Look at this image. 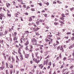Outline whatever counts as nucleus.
Returning <instances> with one entry per match:
<instances>
[{"mask_svg": "<svg viewBox=\"0 0 74 74\" xmlns=\"http://www.w3.org/2000/svg\"><path fill=\"white\" fill-rule=\"evenodd\" d=\"M32 45H37V40L35 38H32Z\"/></svg>", "mask_w": 74, "mask_h": 74, "instance_id": "obj_1", "label": "nucleus"}, {"mask_svg": "<svg viewBox=\"0 0 74 74\" xmlns=\"http://www.w3.org/2000/svg\"><path fill=\"white\" fill-rule=\"evenodd\" d=\"M39 67H40V69H42V68H43V67H44V66L42 65V64H41L39 65Z\"/></svg>", "mask_w": 74, "mask_h": 74, "instance_id": "obj_2", "label": "nucleus"}, {"mask_svg": "<svg viewBox=\"0 0 74 74\" xmlns=\"http://www.w3.org/2000/svg\"><path fill=\"white\" fill-rule=\"evenodd\" d=\"M32 17H34V18L35 16H32L29 17V21H30V22H31V21H32V20H33L32 18Z\"/></svg>", "mask_w": 74, "mask_h": 74, "instance_id": "obj_3", "label": "nucleus"}, {"mask_svg": "<svg viewBox=\"0 0 74 74\" xmlns=\"http://www.w3.org/2000/svg\"><path fill=\"white\" fill-rule=\"evenodd\" d=\"M32 48H33V46H30V49L29 51V52H32V51H33Z\"/></svg>", "mask_w": 74, "mask_h": 74, "instance_id": "obj_4", "label": "nucleus"}, {"mask_svg": "<svg viewBox=\"0 0 74 74\" xmlns=\"http://www.w3.org/2000/svg\"><path fill=\"white\" fill-rule=\"evenodd\" d=\"M4 36V34H3V32H0V36Z\"/></svg>", "mask_w": 74, "mask_h": 74, "instance_id": "obj_5", "label": "nucleus"}, {"mask_svg": "<svg viewBox=\"0 0 74 74\" xmlns=\"http://www.w3.org/2000/svg\"><path fill=\"white\" fill-rule=\"evenodd\" d=\"M6 6L8 8V7H10V5H11V4H10L9 3H6Z\"/></svg>", "mask_w": 74, "mask_h": 74, "instance_id": "obj_6", "label": "nucleus"}, {"mask_svg": "<svg viewBox=\"0 0 74 74\" xmlns=\"http://www.w3.org/2000/svg\"><path fill=\"white\" fill-rule=\"evenodd\" d=\"M29 44V41L28 40H27V41L26 43H25V45H26V46L27 45H28Z\"/></svg>", "mask_w": 74, "mask_h": 74, "instance_id": "obj_7", "label": "nucleus"}, {"mask_svg": "<svg viewBox=\"0 0 74 74\" xmlns=\"http://www.w3.org/2000/svg\"><path fill=\"white\" fill-rule=\"evenodd\" d=\"M11 59L12 60V62L13 63H14V58H13V57H11Z\"/></svg>", "mask_w": 74, "mask_h": 74, "instance_id": "obj_8", "label": "nucleus"}, {"mask_svg": "<svg viewBox=\"0 0 74 74\" xmlns=\"http://www.w3.org/2000/svg\"><path fill=\"white\" fill-rule=\"evenodd\" d=\"M66 70H68V68H66V69H64L62 70V73H64V71H66Z\"/></svg>", "mask_w": 74, "mask_h": 74, "instance_id": "obj_9", "label": "nucleus"}, {"mask_svg": "<svg viewBox=\"0 0 74 74\" xmlns=\"http://www.w3.org/2000/svg\"><path fill=\"white\" fill-rule=\"evenodd\" d=\"M29 54H26V55H25V58H28V57H29Z\"/></svg>", "mask_w": 74, "mask_h": 74, "instance_id": "obj_10", "label": "nucleus"}, {"mask_svg": "<svg viewBox=\"0 0 74 74\" xmlns=\"http://www.w3.org/2000/svg\"><path fill=\"white\" fill-rule=\"evenodd\" d=\"M9 67H10V68H11V69H13V68H14V66H13V65H12V64H10L9 65Z\"/></svg>", "mask_w": 74, "mask_h": 74, "instance_id": "obj_11", "label": "nucleus"}, {"mask_svg": "<svg viewBox=\"0 0 74 74\" xmlns=\"http://www.w3.org/2000/svg\"><path fill=\"white\" fill-rule=\"evenodd\" d=\"M70 74H74V70H73L72 71H71V73Z\"/></svg>", "mask_w": 74, "mask_h": 74, "instance_id": "obj_12", "label": "nucleus"}, {"mask_svg": "<svg viewBox=\"0 0 74 74\" xmlns=\"http://www.w3.org/2000/svg\"><path fill=\"white\" fill-rule=\"evenodd\" d=\"M6 66L7 68H9V67H8V64L7 62H6Z\"/></svg>", "mask_w": 74, "mask_h": 74, "instance_id": "obj_13", "label": "nucleus"}, {"mask_svg": "<svg viewBox=\"0 0 74 74\" xmlns=\"http://www.w3.org/2000/svg\"><path fill=\"white\" fill-rule=\"evenodd\" d=\"M28 47V46H27L26 47V48L25 49V50H26V51H28V50H29V49H28V48H27Z\"/></svg>", "mask_w": 74, "mask_h": 74, "instance_id": "obj_14", "label": "nucleus"}, {"mask_svg": "<svg viewBox=\"0 0 74 74\" xmlns=\"http://www.w3.org/2000/svg\"><path fill=\"white\" fill-rule=\"evenodd\" d=\"M16 59L17 60H18V62H19V60L18 59V56H16Z\"/></svg>", "mask_w": 74, "mask_h": 74, "instance_id": "obj_15", "label": "nucleus"}, {"mask_svg": "<svg viewBox=\"0 0 74 74\" xmlns=\"http://www.w3.org/2000/svg\"><path fill=\"white\" fill-rule=\"evenodd\" d=\"M10 38V43H11V42H12V38H11V37H10L9 38Z\"/></svg>", "mask_w": 74, "mask_h": 74, "instance_id": "obj_16", "label": "nucleus"}, {"mask_svg": "<svg viewBox=\"0 0 74 74\" xmlns=\"http://www.w3.org/2000/svg\"><path fill=\"white\" fill-rule=\"evenodd\" d=\"M14 41L15 40H17V38H16V36L14 37L13 39Z\"/></svg>", "mask_w": 74, "mask_h": 74, "instance_id": "obj_17", "label": "nucleus"}, {"mask_svg": "<svg viewBox=\"0 0 74 74\" xmlns=\"http://www.w3.org/2000/svg\"><path fill=\"white\" fill-rule=\"evenodd\" d=\"M48 59H47L46 61V65H47L48 64V61H49Z\"/></svg>", "mask_w": 74, "mask_h": 74, "instance_id": "obj_18", "label": "nucleus"}, {"mask_svg": "<svg viewBox=\"0 0 74 74\" xmlns=\"http://www.w3.org/2000/svg\"><path fill=\"white\" fill-rule=\"evenodd\" d=\"M8 60L9 61H11V57H9L8 59Z\"/></svg>", "mask_w": 74, "mask_h": 74, "instance_id": "obj_19", "label": "nucleus"}, {"mask_svg": "<svg viewBox=\"0 0 74 74\" xmlns=\"http://www.w3.org/2000/svg\"><path fill=\"white\" fill-rule=\"evenodd\" d=\"M35 29H36L35 31H37V30H39V29H40V28L37 27L35 28Z\"/></svg>", "mask_w": 74, "mask_h": 74, "instance_id": "obj_20", "label": "nucleus"}, {"mask_svg": "<svg viewBox=\"0 0 74 74\" xmlns=\"http://www.w3.org/2000/svg\"><path fill=\"white\" fill-rule=\"evenodd\" d=\"M57 2L58 3H59V4H62V2L60 1H57Z\"/></svg>", "mask_w": 74, "mask_h": 74, "instance_id": "obj_21", "label": "nucleus"}, {"mask_svg": "<svg viewBox=\"0 0 74 74\" xmlns=\"http://www.w3.org/2000/svg\"><path fill=\"white\" fill-rule=\"evenodd\" d=\"M2 65L5 66V62L3 61H2Z\"/></svg>", "mask_w": 74, "mask_h": 74, "instance_id": "obj_22", "label": "nucleus"}, {"mask_svg": "<svg viewBox=\"0 0 74 74\" xmlns=\"http://www.w3.org/2000/svg\"><path fill=\"white\" fill-rule=\"evenodd\" d=\"M58 23H57V22H54V25L56 26V25H58Z\"/></svg>", "mask_w": 74, "mask_h": 74, "instance_id": "obj_23", "label": "nucleus"}, {"mask_svg": "<svg viewBox=\"0 0 74 74\" xmlns=\"http://www.w3.org/2000/svg\"><path fill=\"white\" fill-rule=\"evenodd\" d=\"M18 52L19 53V52H21V49L19 48H18Z\"/></svg>", "mask_w": 74, "mask_h": 74, "instance_id": "obj_24", "label": "nucleus"}, {"mask_svg": "<svg viewBox=\"0 0 74 74\" xmlns=\"http://www.w3.org/2000/svg\"><path fill=\"white\" fill-rule=\"evenodd\" d=\"M52 71V69H50V71L49 72V74H51V73Z\"/></svg>", "mask_w": 74, "mask_h": 74, "instance_id": "obj_25", "label": "nucleus"}, {"mask_svg": "<svg viewBox=\"0 0 74 74\" xmlns=\"http://www.w3.org/2000/svg\"><path fill=\"white\" fill-rule=\"evenodd\" d=\"M6 40H8V41H9V42H10V40H9V38H6Z\"/></svg>", "mask_w": 74, "mask_h": 74, "instance_id": "obj_26", "label": "nucleus"}, {"mask_svg": "<svg viewBox=\"0 0 74 74\" xmlns=\"http://www.w3.org/2000/svg\"><path fill=\"white\" fill-rule=\"evenodd\" d=\"M12 3L13 5H15L16 4V3L14 1L12 2Z\"/></svg>", "mask_w": 74, "mask_h": 74, "instance_id": "obj_27", "label": "nucleus"}, {"mask_svg": "<svg viewBox=\"0 0 74 74\" xmlns=\"http://www.w3.org/2000/svg\"><path fill=\"white\" fill-rule=\"evenodd\" d=\"M4 69V68H3L2 67V66H1V67H0V69L1 70H3V69Z\"/></svg>", "mask_w": 74, "mask_h": 74, "instance_id": "obj_28", "label": "nucleus"}, {"mask_svg": "<svg viewBox=\"0 0 74 74\" xmlns=\"http://www.w3.org/2000/svg\"><path fill=\"white\" fill-rule=\"evenodd\" d=\"M6 74H9V72L8 71V70H6Z\"/></svg>", "mask_w": 74, "mask_h": 74, "instance_id": "obj_29", "label": "nucleus"}, {"mask_svg": "<svg viewBox=\"0 0 74 74\" xmlns=\"http://www.w3.org/2000/svg\"><path fill=\"white\" fill-rule=\"evenodd\" d=\"M13 71L12 70H11V71H10V74H12V73Z\"/></svg>", "mask_w": 74, "mask_h": 74, "instance_id": "obj_30", "label": "nucleus"}, {"mask_svg": "<svg viewBox=\"0 0 74 74\" xmlns=\"http://www.w3.org/2000/svg\"><path fill=\"white\" fill-rule=\"evenodd\" d=\"M3 40H0V42H1V43H3Z\"/></svg>", "mask_w": 74, "mask_h": 74, "instance_id": "obj_31", "label": "nucleus"}, {"mask_svg": "<svg viewBox=\"0 0 74 74\" xmlns=\"http://www.w3.org/2000/svg\"><path fill=\"white\" fill-rule=\"evenodd\" d=\"M61 19H62V20H63V21H64V18L63 17H61L60 18Z\"/></svg>", "mask_w": 74, "mask_h": 74, "instance_id": "obj_32", "label": "nucleus"}, {"mask_svg": "<svg viewBox=\"0 0 74 74\" xmlns=\"http://www.w3.org/2000/svg\"><path fill=\"white\" fill-rule=\"evenodd\" d=\"M7 34V31H6L5 32V34H4V36H5V35Z\"/></svg>", "mask_w": 74, "mask_h": 74, "instance_id": "obj_33", "label": "nucleus"}, {"mask_svg": "<svg viewBox=\"0 0 74 74\" xmlns=\"http://www.w3.org/2000/svg\"><path fill=\"white\" fill-rule=\"evenodd\" d=\"M48 65H49L50 66H51V62H50L49 64H48Z\"/></svg>", "mask_w": 74, "mask_h": 74, "instance_id": "obj_34", "label": "nucleus"}, {"mask_svg": "<svg viewBox=\"0 0 74 74\" xmlns=\"http://www.w3.org/2000/svg\"><path fill=\"white\" fill-rule=\"evenodd\" d=\"M60 33L58 32V34H56V35H58V36H60Z\"/></svg>", "mask_w": 74, "mask_h": 74, "instance_id": "obj_35", "label": "nucleus"}, {"mask_svg": "<svg viewBox=\"0 0 74 74\" xmlns=\"http://www.w3.org/2000/svg\"><path fill=\"white\" fill-rule=\"evenodd\" d=\"M40 60H41L42 58V55H40Z\"/></svg>", "mask_w": 74, "mask_h": 74, "instance_id": "obj_36", "label": "nucleus"}, {"mask_svg": "<svg viewBox=\"0 0 74 74\" xmlns=\"http://www.w3.org/2000/svg\"><path fill=\"white\" fill-rule=\"evenodd\" d=\"M7 15H8V16H11V14H7Z\"/></svg>", "mask_w": 74, "mask_h": 74, "instance_id": "obj_37", "label": "nucleus"}, {"mask_svg": "<svg viewBox=\"0 0 74 74\" xmlns=\"http://www.w3.org/2000/svg\"><path fill=\"white\" fill-rule=\"evenodd\" d=\"M2 67L3 68L5 69V65H2Z\"/></svg>", "mask_w": 74, "mask_h": 74, "instance_id": "obj_38", "label": "nucleus"}, {"mask_svg": "<svg viewBox=\"0 0 74 74\" xmlns=\"http://www.w3.org/2000/svg\"><path fill=\"white\" fill-rule=\"evenodd\" d=\"M62 15L63 17H66V16H64V14H62Z\"/></svg>", "mask_w": 74, "mask_h": 74, "instance_id": "obj_39", "label": "nucleus"}, {"mask_svg": "<svg viewBox=\"0 0 74 74\" xmlns=\"http://www.w3.org/2000/svg\"><path fill=\"white\" fill-rule=\"evenodd\" d=\"M38 54V52H37L36 53V57H37V55Z\"/></svg>", "mask_w": 74, "mask_h": 74, "instance_id": "obj_40", "label": "nucleus"}, {"mask_svg": "<svg viewBox=\"0 0 74 74\" xmlns=\"http://www.w3.org/2000/svg\"><path fill=\"white\" fill-rule=\"evenodd\" d=\"M72 46H70L69 47V49H71V48H72Z\"/></svg>", "mask_w": 74, "mask_h": 74, "instance_id": "obj_41", "label": "nucleus"}, {"mask_svg": "<svg viewBox=\"0 0 74 74\" xmlns=\"http://www.w3.org/2000/svg\"><path fill=\"white\" fill-rule=\"evenodd\" d=\"M31 10H32V11H35V10L34 9H33V8L31 9Z\"/></svg>", "mask_w": 74, "mask_h": 74, "instance_id": "obj_42", "label": "nucleus"}, {"mask_svg": "<svg viewBox=\"0 0 74 74\" xmlns=\"http://www.w3.org/2000/svg\"><path fill=\"white\" fill-rule=\"evenodd\" d=\"M17 34V33L16 32H14V35L15 36H16V35Z\"/></svg>", "mask_w": 74, "mask_h": 74, "instance_id": "obj_43", "label": "nucleus"}, {"mask_svg": "<svg viewBox=\"0 0 74 74\" xmlns=\"http://www.w3.org/2000/svg\"><path fill=\"white\" fill-rule=\"evenodd\" d=\"M18 14H15V15H16L15 16H16V17H18Z\"/></svg>", "mask_w": 74, "mask_h": 74, "instance_id": "obj_44", "label": "nucleus"}, {"mask_svg": "<svg viewBox=\"0 0 74 74\" xmlns=\"http://www.w3.org/2000/svg\"><path fill=\"white\" fill-rule=\"evenodd\" d=\"M66 57H64V58L63 59V60H64V61H65V60H66Z\"/></svg>", "mask_w": 74, "mask_h": 74, "instance_id": "obj_45", "label": "nucleus"}, {"mask_svg": "<svg viewBox=\"0 0 74 74\" xmlns=\"http://www.w3.org/2000/svg\"><path fill=\"white\" fill-rule=\"evenodd\" d=\"M33 31H34V32H36V28L35 29L34 28H33Z\"/></svg>", "mask_w": 74, "mask_h": 74, "instance_id": "obj_46", "label": "nucleus"}, {"mask_svg": "<svg viewBox=\"0 0 74 74\" xmlns=\"http://www.w3.org/2000/svg\"><path fill=\"white\" fill-rule=\"evenodd\" d=\"M23 45H21V47H20V48H23Z\"/></svg>", "mask_w": 74, "mask_h": 74, "instance_id": "obj_47", "label": "nucleus"}, {"mask_svg": "<svg viewBox=\"0 0 74 74\" xmlns=\"http://www.w3.org/2000/svg\"><path fill=\"white\" fill-rule=\"evenodd\" d=\"M56 42L57 43V44L58 45V44H59V42L58 40H56Z\"/></svg>", "mask_w": 74, "mask_h": 74, "instance_id": "obj_48", "label": "nucleus"}, {"mask_svg": "<svg viewBox=\"0 0 74 74\" xmlns=\"http://www.w3.org/2000/svg\"><path fill=\"white\" fill-rule=\"evenodd\" d=\"M49 58V56H47V57L46 58V59H48V58Z\"/></svg>", "mask_w": 74, "mask_h": 74, "instance_id": "obj_49", "label": "nucleus"}, {"mask_svg": "<svg viewBox=\"0 0 74 74\" xmlns=\"http://www.w3.org/2000/svg\"><path fill=\"white\" fill-rule=\"evenodd\" d=\"M4 58L5 60H7V59L6 58V56H4Z\"/></svg>", "mask_w": 74, "mask_h": 74, "instance_id": "obj_50", "label": "nucleus"}, {"mask_svg": "<svg viewBox=\"0 0 74 74\" xmlns=\"http://www.w3.org/2000/svg\"><path fill=\"white\" fill-rule=\"evenodd\" d=\"M40 50H41L42 49V47H40Z\"/></svg>", "mask_w": 74, "mask_h": 74, "instance_id": "obj_51", "label": "nucleus"}, {"mask_svg": "<svg viewBox=\"0 0 74 74\" xmlns=\"http://www.w3.org/2000/svg\"><path fill=\"white\" fill-rule=\"evenodd\" d=\"M63 49L62 48V47H61L60 48V50H61V51H63Z\"/></svg>", "mask_w": 74, "mask_h": 74, "instance_id": "obj_52", "label": "nucleus"}, {"mask_svg": "<svg viewBox=\"0 0 74 74\" xmlns=\"http://www.w3.org/2000/svg\"><path fill=\"white\" fill-rule=\"evenodd\" d=\"M73 68V66H71L70 67V68L71 69H72Z\"/></svg>", "mask_w": 74, "mask_h": 74, "instance_id": "obj_53", "label": "nucleus"}, {"mask_svg": "<svg viewBox=\"0 0 74 74\" xmlns=\"http://www.w3.org/2000/svg\"><path fill=\"white\" fill-rule=\"evenodd\" d=\"M39 34L38 33H36V36H39Z\"/></svg>", "mask_w": 74, "mask_h": 74, "instance_id": "obj_54", "label": "nucleus"}, {"mask_svg": "<svg viewBox=\"0 0 74 74\" xmlns=\"http://www.w3.org/2000/svg\"><path fill=\"white\" fill-rule=\"evenodd\" d=\"M0 15H1V17H3V16H4L3 15V14H1Z\"/></svg>", "mask_w": 74, "mask_h": 74, "instance_id": "obj_55", "label": "nucleus"}, {"mask_svg": "<svg viewBox=\"0 0 74 74\" xmlns=\"http://www.w3.org/2000/svg\"><path fill=\"white\" fill-rule=\"evenodd\" d=\"M72 40H74V37L73 36L72 37V38H71Z\"/></svg>", "mask_w": 74, "mask_h": 74, "instance_id": "obj_56", "label": "nucleus"}, {"mask_svg": "<svg viewBox=\"0 0 74 74\" xmlns=\"http://www.w3.org/2000/svg\"><path fill=\"white\" fill-rule=\"evenodd\" d=\"M3 18V17H1V16H0V19L1 20H2V19Z\"/></svg>", "mask_w": 74, "mask_h": 74, "instance_id": "obj_57", "label": "nucleus"}, {"mask_svg": "<svg viewBox=\"0 0 74 74\" xmlns=\"http://www.w3.org/2000/svg\"><path fill=\"white\" fill-rule=\"evenodd\" d=\"M36 72V74H38V70H37Z\"/></svg>", "mask_w": 74, "mask_h": 74, "instance_id": "obj_58", "label": "nucleus"}, {"mask_svg": "<svg viewBox=\"0 0 74 74\" xmlns=\"http://www.w3.org/2000/svg\"><path fill=\"white\" fill-rule=\"evenodd\" d=\"M23 60V57H21V60Z\"/></svg>", "mask_w": 74, "mask_h": 74, "instance_id": "obj_59", "label": "nucleus"}, {"mask_svg": "<svg viewBox=\"0 0 74 74\" xmlns=\"http://www.w3.org/2000/svg\"><path fill=\"white\" fill-rule=\"evenodd\" d=\"M46 28L47 29H49V27H47V26H46Z\"/></svg>", "mask_w": 74, "mask_h": 74, "instance_id": "obj_60", "label": "nucleus"}, {"mask_svg": "<svg viewBox=\"0 0 74 74\" xmlns=\"http://www.w3.org/2000/svg\"><path fill=\"white\" fill-rule=\"evenodd\" d=\"M71 46L72 48H73V47H74V44H73Z\"/></svg>", "mask_w": 74, "mask_h": 74, "instance_id": "obj_61", "label": "nucleus"}, {"mask_svg": "<svg viewBox=\"0 0 74 74\" xmlns=\"http://www.w3.org/2000/svg\"><path fill=\"white\" fill-rule=\"evenodd\" d=\"M9 32H11V29L10 28L9 29Z\"/></svg>", "mask_w": 74, "mask_h": 74, "instance_id": "obj_62", "label": "nucleus"}, {"mask_svg": "<svg viewBox=\"0 0 74 74\" xmlns=\"http://www.w3.org/2000/svg\"><path fill=\"white\" fill-rule=\"evenodd\" d=\"M67 34H70V32H68L66 33Z\"/></svg>", "mask_w": 74, "mask_h": 74, "instance_id": "obj_63", "label": "nucleus"}, {"mask_svg": "<svg viewBox=\"0 0 74 74\" xmlns=\"http://www.w3.org/2000/svg\"><path fill=\"white\" fill-rule=\"evenodd\" d=\"M30 62L31 64H32V63H33V61H30Z\"/></svg>", "mask_w": 74, "mask_h": 74, "instance_id": "obj_64", "label": "nucleus"}]
</instances>
